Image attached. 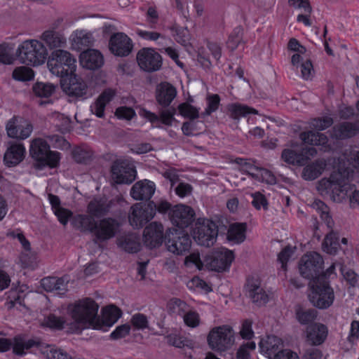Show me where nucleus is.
<instances>
[{
	"mask_svg": "<svg viewBox=\"0 0 359 359\" xmlns=\"http://www.w3.org/2000/svg\"><path fill=\"white\" fill-rule=\"evenodd\" d=\"M352 170L340 161L337 169L334 170L329 177H323L317 183L316 189L323 196L329 197L337 203H341L348 198L350 206L359 205V190L350 183Z\"/></svg>",
	"mask_w": 359,
	"mask_h": 359,
	"instance_id": "f257e3e1",
	"label": "nucleus"
},
{
	"mask_svg": "<svg viewBox=\"0 0 359 359\" xmlns=\"http://www.w3.org/2000/svg\"><path fill=\"white\" fill-rule=\"evenodd\" d=\"M98 309L99 306L94 300L85 298L69 304L67 313L76 327L100 328Z\"/></svg>",
	"mask_w": 359,
	"mask_h": 359,
	"instance_id": "f03ea898",
	"label": "nucleus"
},
{
	"mask_svg": "<svg viewBox=\"0 0 359 359\" xmlns=\"http://www.w3.org/2000/svg\"><path fill=\"white\" fill-rule=\"evenodd\" d=\"M233 259L234 255L231 250L219 248L214 250L205 257V266L209 270L222 272L229 269ZM184 264L187 266L192 264L199 270L203 269L204 266L198 252H193L187 256L185 258Z\"/></svg>",
	"mask_w": 359,
	"mask_h": 359,
	"instance_id": "7ed1b4c3",
	"label": "nucleus"
},
{
	"mask_svg": "<svg viewBox=\"0 0 359 359\" xmlns=\"http://www.w3.org/2000/svg\"><path fill=\"white\" fill-rule=\"evenodd\" d=\"M16 55L22 63L37 67L45 63L48 53L41 41L27 39L18 45Z\"/></svg>",
	"mask_w": 359,
	"mask_h": 359,
	"instance_id": "20e7f679",
	"label": "nucleus"
},
{
	"mask_svg": "<svg viewBox=\"0 0 359 359\" xmlns=\"http://www.w3.org/2000/svg\"><path fill=\"white\" fill-rule=\"evenodd\" d=\"M76 60L67 50L57 49L53 50L47 62L49 71L62 79L75 73Z\"/></svg>",
	"mask_w": 359,
	"mask_h": 359,
	"instance_id": "39448f33",
	"label": "nucleus"
},
{
	"mask_svg": "<svg viewBox=\"0 0 359 359\" xmlns=\"http://www.w3.org/2000/svg\"><path fill=\"white\" fill-rule=\"evenodd\" d=\"M235 340V332L229 325L212 327L207 337L209 347L219 353L230 350L233 346Z\"/></svg>",
	"mask_w": 359,
	"mask_h": 359,
	"instance_id": "423d86ee",
	"label": "nucleus"
},
{
	"mask_svg": "<svg viewBox=\"0 0 359 359\" xmlns=\"http://www.w3.org/2000/svg\"><path fill=\"white\" fill-rule=\"evenodd\" d=\"M31 156L37 162L39 168L48 166L55 168L59 164L60 154L50 150V145L42 138L32 140L29 148Z\"/></svg>",
	"mask_w": 359,
	"mask_h": 359,
	"instance_id": "0eeeda50",
	"label": "nucleus"
},
{
	"mask_svg": "<svg viewBox=\"0 0 359 359\" xmlns=\"http://www.w3.org/2000/svg\"><path fill=\"white\" fill-rule=\"evenodd\" d=\"M310 287L311 291L309 294V299L314 306L325 309L332 305L334 292L328 281L313 280L310 283Z\"/></svg>",
	"mask_w": 359,
	"mask_h": 359,
	"instance_id": "6e6552de",
	"label": "nucleus"
},
{
	"mask_svg": "<svg viewBox=\"0 0 359 359\" xmlns=\"http://www.w3.org/2000/svg\"><path fill=\"white\" fill-rule=\"evenodd\" d=\"M217 234L218 229L213 222L198 219L196 223L193 237L198 245L210 247L215 243Z\"/></svg>",
	"mask_w": 359,
	"mask_h": 359,
	"instance_id": "1a4fd4ad",
	"label": "nucleus"
},
{
	"mask_svg": "<svg viewBox=\"0 0 359 359\" xmlns=\"http://www.w3.org/2000/svg\"><path fill=\"white\" fill-rule=\"evenodd\" d=\"M154 202L149 201L147 204L135 203L131 206L128 219L131 226L141 228L154 218Z\"/></svg>",
	"mask_w": 359,
	"mask_h": 359,
	"instance_id": "9d476101",
	"label": "nucleus"
},
{
	"mask_svg": "<svg viewBox=\"0 0 359 359\" xmlns=\"http://www.w3.org/2000/svg\"><path fill=\"white\" fill-rule=\"evenodd\" d=\"M120 224L112 217H105L96 221L93 235L95 243L107 241L114 238L118 232Z\"/></svg>",
	"mask_w": 359,
	"mask_h": 359,
	"instance_id": "9b49d317",
	"label": "nucleus"
},
{
	"mask_svg": "<svg viewBox=\"0 0 359 359\" xmlns=\"http://www.w3.org/2000/svg\"><path fill=\"white\" fill-rule=\"evenodd\" d=\"M323 264V259L320 254L315 252L308 253L301 259L299 267L300 273L312 281L317 278Z\"/></svg>",
	"mask_w": 359,
	"mask_h": 359,
	"instance_id": "f8f14e48",
	"label": "nucleus"
},
{
	"mask_svg": "<svg viewBox=\"0 0 359 359\" xmlns=\"http://www.w3.org/2000/svg\"><path fill=\"white\" fill-rule=\"evenodd\" d=\"M6 130L8 137L22 140L31 135L33 126L27 119L21 116H13L8 121Z\"/></svg>",
	"mask_w": 359,
	"mask_h": 359,
	"instance_id": "ddd939ff",
	"label": "nucleus"
},
{
	"mask_svg": "<svg viewBox=\"0 0 359 359\" xmlns=\"http://www.w3.org/2000/svg\"><path fill=\"white\" fill-rule=\"evenodd\" d=\"M135 170L129 162L115 161L111 166V179L116 184H130L135 179Z\"/></svg>",
	"mask_w": 359,
	"mask_h": 359,
	"instance_id": "4468645a",
	"label": "nucleus"
},
{
	"mask_svg": "<svg viewBox=\"0 0 359 359\" xmlns=\"http://www.w3.org/2000/svg\"><path fill=\"white\" fill-rule=\"evenodd\" d=\"M137 61L140 67L147 72L158 71L162 65L161 55L151 48L140 49L137 54Z\"/></svg>",
	"mask_w": 359,
	"mask_h": 359,
	"instance_id": "2eb2a0df",
	"label": "nucleus"
},
{
	"mask_svg": "<svg viewBox=\"0 0 359 359\" xmlns=\"http://www.w3.org/2000/svg\"><path fill=\"white\" fill-rule=\"evenodd\" d=\"M38 345L34 339H26L22 336L15 337L13 341L6 338H0V352H6L12 347L15 354L23 355L32 347Z\"/></svg>",
	"mask_w": 359,
	"mask_h": 359,
	"instance_id": "dca6fc26",
	"label": "nucleus"
},
{
	"mask_svg": "<svg viewBox=\"0 0 359 359\" xmlns=\"http://www.w3.org/2000/svg\"><path fill=\"white\" fill-rule=\"evenodd\" d=\"M316 154L317 150L313 147L303 148L299 153L291 149H285L282 152L281 158L288 164L304 165Z\"/></svg>",
	"mask_w": 359,
	"mask_h": 359,
	"instance_id": "f3484780",
	"label": "nucleus"
},
{
	"mask_svg": "<svg viewBox=\"0 0 359 359\" xmlns=\"http://www.w3.org/2000/svg\"><path fill=\"white\" fill-rule=\"evenodd\" d=\"M133 46L132 40L123 32L114 34L109 41L110 51L120 57L128 55L132 51Z\"/></svg>",
	"mask_w": 359,
	"mask_h": 359,
	"instance_id": "a211bd4d",
	"label": "nucleus"
},
{
	"mask_svg": "<svg viewBox=\"0 0 359 359\" xmlns=\"http://www.w3.org/2000/svg\"><path fill=\"white\" fill-rule=\"evenodd\" d=\"M236 161L238 164L241 165L243 171L246 172L252 178L270 184L276 183V178L271 171L255 166L243 158H238Z\"/></svg>",
	"mask_w": 359,
	"mask_h": 359,
	"instance_id": "6ab92c4d",
	"label": "nucleus"
},
{
	"mask_svg": "<svg viewBox=\"0 0 359 359\" xmlns=\"http://www.w3.org/2000/svg\"><path fill=\"white\" fill-rule=\"evenodd\" d=\"M194 215V211L191 207L182 204L174 206L170 212L171 222L180 229H184L191 224Z\"/></svg>",
	"mask_w": 359,
	"mask_h": 359,
	"instance_id": "aec40b11",
	"label": "nucleus"
},
{
	"mask_svg": "<svg viewBox=\"0 0 359 359\" xmlns=\"http://www.w3.org/2000/svg\"><path fill=\"white\" fill-rule=\"evenodd\" d=\"M61 87L67 94L76 97H82L87 91L86 83L74 73L61 80Z\"/></svg>",
	"mask_w": 359,
	"mask_h": 359,
	"instance_id": "412c9836",
	"label": "nucleus"
},
{
	"mask_svg": "<svg viewBox=\"0 0 359 359\" xmlns=\"http://www.w3.org/2000/svg\"><path fill=\"white\" fill-rule=\"evenodd\" d=\"M163 240V227L156 222L149 224L144 230L143 241L146 246L154 248L161 245Z\"/></svg>",
	"mask_w": 359,
	"mask_h": 359,
	"instance_id": "4be33fe9",
	"label": "nucleus"
},
{
	"mask_svg": "<svg viewBox=\"0 0 359 359\" xmlns=\"http://www.w3.org/2000/svg\"><path fill=\"white\" fill-rule=\"evenodd\" d=\"M39 38L50 50L63 49L67 46V38L65 34L53 28L43 31Z\"/></svg>",
	"mask_w": 359,
	"mask_h": 359,
	"instance_id": "5701e85b",
	"label": "nucleus"
},
{
	"mask_svg": "<svg viewBox=\"0 0 359 359\" xmlns=\"http://www.w3.org/2000/svg\"><path fill=\"white\" fill-rule=\"evenodd\" d=\"M138 113L141 117L146 118L151 124L157 127H160L161 123L168 126H172L175 120V113L170 109H163L160 111L159 115H157L144 108H141Z\"/></svg>",
	"mask_w": 359,
	"mask_h": 359,
	"instance_id": "b1692460",
	"label": "nucleus"
},
{
	"mask_svg": "<svg viewBox=\"0 0 359 359\" xmlns=\"http://www.w3.org/2000/svg\"><path fill=\"white\" fill-rule=\"evenodd\" d=\"M156 190L154 182L143 180L135 182L131 187L130 194L136 201L149 200Z\"/></svg>",
	"mask_w": 359,
	"mask_h": 359,
	"instance_id": "393cba45",
	"label": "nucleus"
},
{
	"mask_svg": "<svg viewBox=\"0 0 359 359\" xmlns=\"http://www.w3.org/2000/svg\"><path fill=\"white\" fill-rule=\"evenodd\" d=\"M259 347L262 354L269 359H273L279 351L283 350V341L273 335L267 336L260 340Z\"/></svg>",
	"mask_w": 359,
	"mask_h": 359,
	"instance_id": "a878e982",
	"label": "nucleus"
},
{
	"mask_svg": "<svg viewBox=\"0 0 359 359\" xmlns=\"http://www.w3.org/2000/svg\"><path fill=\"white\" fill-rule=\"evenodd\" d=\"M25 154V148L23 144L10 142L4 154V163L8 166L16 165L23 160Z\"/></svg>",
	"mask_w": 359,
	"mask_h": 359,
	"instance_id": "bb28decb",
	"label": "nucleus"
},
{
	"mask_svg": "<svg viewBox=\"0 0 359 359\" xmlns=\"http://www.w3.org/2000/svg\"><path fill=\"white\" fill-rule=\"evenodd\" d=\"M191 245V239L187 234H182V236L170 238L166 243L168 251L177 255H182L188 252Z\"/></svg>",
	"mask_w": 359,
	"mask_h": 359,
	"instance_id": "cd10ccee",
	"label": "nucleus"
},
{
	"mask_svg": "<svg viewBox=\"0 0 359 359\" xmlns=\"http://www.w3.org/2000/svg\"><path fill=\"white\" fill-rule=\"evenodd\" d=\"M68 280L65 278L46 277L41 280V286L47 292L62 296L67 291Z\"/></svg>",
	"mask_w": 359,
	"mask_h": 359,
	"instance_id": "c85d7f7f",
	"label": "nucleus"
},
{
	"mask_svg": "<svg viewBox=\"0 0 359 359\" xmlns=\"http://www.w3.org/2000/svg\"><path fill=\"white\" fill-rule=\"evenodd\" d=\"M81 65L88 69L100 68L104 62L101 53L95 49H88L80 55Z\"/></svg>",
	"mask_w": 359,
	"mask_h": 359,
	"instance_id": "c756f323",
	"label": "nucleus"
},
{
	"mask_svg": "<svg viewBox=\"0 0 359 359\" xmlns=\"http://www.w3.org/2000/svg\"><path fill=\"white\" fill-rule=\"evenodd\" d=\"M176 95V88L169 83H161L156 88V99L163 107L169 106Z\"/></svg>",
	"mask_w": 359,
	"mask_h": 359,
	"instance_id": "7c9ffc66",
	"label": "nucleus"
},
{
	"mask_svg": "<svg viewBox=\"0 0 359 359\" xmlns=\"http://www.w3.org/2000/svg\"><path fill=\"white\" fill-rule=\"evenodd\" d=\"M115 91L112 89L104 90L90 105V111L96 116L103 118L104 116V109L114 98Z\"/></svg>",
	"mask_w": 359,
	"mask_h": 359,
	"instance_id": "2f4dec72",
	"label": "nucleus"
},
{
	"mask_svg": "<svg viewBox=\"0 0 359 359\" xmlns=\"http://www.w3.org/2000/svg\"><path fill=\"white\" fill-rule=\"evenodd\" d=\"M69 40L74 49L81 50L92 46L94 37L90 32L86 29H77L72 33Z\"/></svg>",
	"mask_w": 359,
	"mask_h": 359,
	"instance_id": "473e14b6",
	"label": "nucleus"
},
{
	"mask_svg": "<svg viewBox=\"0 0 359 359\" xmlns=\"http://www.w3.org/2000/svg\"><path fill=\"white\" fill-rule=\"evenodd\" d=\"M328 334L327 326L321 323H314L306 330L307 341L313 346L322 344L326 339Z\"/></svg>",
	"mask_w": 359,
	"mask_h": 359,
	"instance_id": "72a5a7b5",
	"label": "nucleus"
},
{
	"mask_svg": "<svg viewBox=\"0 0 359 359\" xmlns=\"http://www.w3.org/2000/svg\"><path fill=\"white\" fill-rule=\"evenodd\" d=\"M121 316V311L118 307L114 305L106 306L102 309V319L99 318V323L101 327L95 329L106 330L107 327L112 326L118 320Z\"/></svg>",
	"mask_w": 359,
	"mask_h": 359,
	"instance_id": "f704fd0d",
	"label": "nucleus"
},
{
	"mask_svg": "<svg viewBox=\"0 0 359 359\" xmlns=\"http://www.w3.org/2000/svg\"><path fill=\"white\" fill-rule=\"evenodd\" d=\"M110 209V202L104 196L96 197L90 201L87 207L88 214L95 217L106 215Z\"/></svg>",
	"mask_w": 359,
	"mask_h": 359,
	"instance_id": "c9c22d12",
	"label": "nucleus"
},
{
	"mask_svg": "<svg viewBox=\"0 0 359 359\" xmlns=\"http://www.w3.org/2000/svg\"><path fill=\"white\" fill-rule=\"evenodd\" d=\"M55 88L56 86L52 83L36 82L32 86V92L36 97L46 99L39 102V105H44L51 102L49 97L55 93Z\"/></svg>",
	"mask_w": 359,
	"mask_h": 359,
	"instance_id": "e433bc0d",
	"label": "nucleus"
},
{
	"mask_svg": "<svg viewBox=\"0 0 359 359\" xmlns=\"http://www.w3.org/2000/svg\"><path fill=\"white\" fill-rule=\"evenodd\" d=\"M119 248L130 253H135L140 250V238L136 233L121 236L117 241Z\"/></svg>",
	"mask_w": 359,
	"mask_h": 359,
	"instance_id": "4c0bfd02",
	"label": "nucleus"
},
{
	"mask_svg": "<svg viewBox=\"0 0 359 359\" xmlns=\"http://www.w3.org/2000/svg\"><path fill=\"white\" fill-rule=\"evenodd\" d=\"M358 131L359 127L356 124L344 122L334 126L332 136L337 139H346L354 136Z\"/></svg>",
	"mask_w": 359,
	"mask_h": 359,
	"instance_id": "58836bf2",
	"label": "nucleus"
},
{
	"mask_svg": "<svg viewBox=\"0 0 359 359\" xmlns=\"http://www.w3.org/2000/svg\"><path fill=\"white\" fill-rule=\"evenodd\" d=\"M227 111L230 118L236 121H239L241 117H247L249 114H258L257 109L239 103L229 104Z\"/></svg>",
	"mask_w": 359,
	"mask_h": 359,
	"instance_id": "ea45409f",
	"label": "nucleus"
},
{
	"mask_svg": "<svg viewBox=\"0 0 359 359\" xmlns=\"http://www.w3.org/2000/svg\"><path fill=\"white\" fill-rule=\"evenodd\" d=\"M248 294L252 301L258 306L265 304L269 299L266 292L259 285L257 281L248 282Z\"/></svg>",
	"mask_w": 359,
	"mask_h": 359,
	"instance_id": "a19ab883",
	"label": "nucleus"
},
{
	"mask_svg": "<svg viewBox=\"0 0 359 359\" xmlns=\"http://www.w3.org/2000/svg\"><path fill=\"white\" fill-rule=\"evenodd\" d=\"M41 353L46 359H72L71 356L63 349L54 345L41 344L38 341Z\"/></svg>",
	"mask_w": 359,
	"mask_h": 359,
	"instance_id": "79ce46f5",
	"label": "nucleus"
},
{
	"mask_svg": "<svg viewBox=\"0 0 359 359\" xmlns=\"http://www.w3.org/2000/svg\"><path fill=\"white\" fill-rule=\"evenodd\" d=\"M299 137L304 143L311 145L323 146L325 150L328 147L327 146L328 142L327 137L323 133L309 130L301 133Z\"/></svg>",
	"mask_w": 359,
	"mask_h": 359,
	"instance_id": "37998d69",
	"label": "nucleus"
},
{
	"mask_svg": "<svg viewBox=\"0 0 359 359\" xmlns=\"http://www.w3.org/2000/svg\"><path fill=\"white\" fill-rule=\"evenodd\" d=\"M326 167V162L323 159L316 160L307 165L303 170L302 177L306 180H313L320 176Z\"/></svg>",
	"mask_w": 359,
	"mask_h": 359,
	"instance_id": "c03bdc74",
	"label": "nucleus"
},
{
	"mask_svg": "<svg viewBox=\"0 0 359 359\" xmlns=\"http://www.w3.org/2000/svg\"><path fill=\"white\" fill-rule=\"evenodd\" d=\"M246 225L244 223H234L229 226L227 238L234 243H241L245 239Z\"/></svg>",
	"mask_w": 359,
	"mask_h": 359,
	"instance_id": "a18cd8bd",
	"label": "nucleus"
},
{
	"mask_svg": "<svg viewBox=\"0 0 359 359\" xmlns=\"http://www.w3.org/2000/svg\"><path fill=\"white\" fill-rule=\"evenodd\" d=\"M322 247L324 252L330 255H335L340 247L337 233L332 231L327 234L322 243Z\"/></svg>",
	"mask_w": 359,
	"mask_h": 359,
	"instance_id": "49530a36",
	"label": "nucleus"
},
{
	"mask_svg": "<svg viewBox=\"0 0 359 359\" xmlns=\"http://www.w3.org/2000/svg\"><path fill=\"white\" fill-rule=\"evenodd\" d=\"M312 208L320 213L321 219L324 221L327 227L332 229L334 222L329 215V208L326 204L322 201L316 199L313 202Z\"/></svg>",
	"mask_w": 359,
	"mask_h": 359,
	"instance_id": "de8ad7c7",
	"label": "nucleus"
},
{
	"mask_svg": "<svg viewBox=\"0 0 359 359\" xmlns=\"http://www.w3.org/2000/svg\"><path fill=\"white\" fill-rule=\"evenodd\" d=\"M93 217H95L90 214L79 215L75 217L74 222L78 227L83 230H88L93 233L96 222Z\"/></svg>",
	"mask_w": 359,
	"mask_h": 359,
	"instance_id": "09e8293b",
	"label": "nucleus"
},
{
	"mask_svg": "<svg viewBox=\"0 0 359 359\" xmlns=\"http://www.w3.org/2000/svg\"><path fill=\"white\" fill-rule=\"evenodd\" d=\"M67 322L63 317L57 316L55 314H49L45 317L41 323V326L47 327L52 330H62Z\"/></svg>",
	"mask_w": 359,
	"mask_h": 359,
	"instance_id": "8fccbe9b",
	"label": "nucleus"
},
{
	"mask_svg": "<svg viewBox=\"0 0 359 359\" xmlns=\"http://www.w3.org/2000/svg\"><path fill=\"white\" fill-rule=\"evenodd\" d=\"M13 78L20 81H29L34 78V72L32 69L25 66L16 67L13 72Z\"/></svg>",
	"mask_w": 359,
	"mask_h": 359,
	"instance_id": "3c124183",
	"label": "nucleus"
},
{
	"mask_svg": "<svg viewBox=\"0 0 359 359\" xmlns=\"http://www.w3.org/2000/svg\"><path fill=\"white\" fill-rule=\"evenodd\" d=\"M297 319L302 325H307L314 321L317 317V311L315 309H298L296 311Z\"/></svg>",
	"mask_w": 359,
	"mask_h": 359,
	"instance_id": "603ef678",
	"label": "nucleus"
},
{
	"mask_svg": "<svg viewBox=\"0 0 359 359\" xmlns=\"http://www.w3.org/2000/svg\"><path fill=\"white\" fill-rule=\"evenodd\" d=\"M181 317L183 318L184 324L191 328L199 326L201 323L199 314L196 311L190 310L189 308Z\"/></svg>",
	"mask_w": 359,
	"mask_h": 359,
	"instance_id": "864d4df0",
	"label": "nucleus"
},
{
	"mask_svg": "<svg viewBox=\"0 0 359 359\" xmlns=\"http://www.w3.org/2000/svg\"><path fill=\"white\" fill-rule=\"evenodd\" d=\"M178 109L180 114L185 118L194 120L199 116V109L187 102L180 104L178 107Z\"/></svg>",
	"mask_w": 359,
	"mask_h": 359,
	"instance_id": "5fc2aeb1",
	"label": "nucleus"
},
{
	"mask_svg": "<svg viewBox=\"0 0 359 359\" xmlns=\"http://www.w3.org/2000/svg\"><path fill=\"white\" fill-rule=\"evenodd\" d=\"M333 120L331 117L325 116L311 120L309 126L311 128L316 130H324L331 126Z\"/></svg>",
	"mask_w": 359,
	"mask_h": 359,
	"instance_id": "6e6d98bb",
	"label": "nucleus"
},
{
	"mask_svg": "<svg viewBox=\"0 0 359 359\" xmlns=\"http://www.w3.org/2000/svg\"><path fill=\"white\" fill-rule=\"evenodd\" d=\"M168 306L170 312L180 316H182L189 308L188 305L184 302L178 299L170 300Z\"/></svg>",
	"mask_w": 359,
	"mask_h": 359,
	"instance_id": "4d7b16f0",
	"label": "nucleus"
},
{
	"mask_svg": "<svg viewBox=\"0 0 359 359\" xmlns=\"http://www.w3.org/2000/svg\"><path fill=\"white\" fill-rule=\"evenodd\" d=\"M74 159L78 163H86L90 159L93 155L91 150L84 147H76L72 152Z\"/></svg>",
	"mask_w": 359,
	"mask_h": 359,
	"instance_id": "13d9d810",
	"label": "nucleus"
},
{
	"mask_svg": "<svg viewBox=\"0 0 359 359\" xmlns=\"http://www.w3.org/2000/svg\"><path fill=\"white\" fill-rule=\"evenodd\" d=\"M220 102L219 96L217 94L209 95L207 97V107L202 113V116H209L217 110Z\"/></svg>",
	"mask_w": 359,
	"mask_h": 359,
	"instance_id": "bf43d9fd",
	"label": "nucleus"
},
{
	"mask_svg": "<svg viewBox=\"0 0 359 359\" xmlns=\"http://www.w3.org/2000/svg\"><path fill=\"white\" fill-rule=\"evenodd\" d=\"M256 348V344L254 341L247 342L242 344L236 353L237 359H249L250 351Z\"/></svg>",
	"mask_w": 359,
	"mask_h": 359,
	"instance_id": "052dcab7",
	"label": "nucleus"
},
{
	"mask_svg": "<svg viewBox=\"0 0 359 359\" xmlns=\"http://www.w3.org/2000/svg\"><path fill=\"white\" fill-rule=\"evenodd\" d=\"M242 33L243 29L241 27H236L233 29L227 41L229 48L233 50L237 48L241 41Z\"/></svg>",
	"mask_w": 359,
	"mask_h": 359,
	"instance_id": "680f3d73",
	"label": "nucleus"
},
{
	"mask_svg": "<svg viewBox=\"0 0 359 359\" xmlns=\"http://www.w3.org/2000/svg\"><path fill=\"white\" fill-rule=\"evenodd\" d=\"M48 139L51 145L60 149H68L70 147L69 143L62 136L54 135L48 136Z\"/></svg>",
	"mask_w": 359,
	"mask_h": 359,
	"instance_id": "e2e57ef3",
	"label": "nucleus"
},
{
	"mask_svg": "<svg viewBox=\"0 0 359 359\" xmlns=\"http://www.w3.org/2000/svg\"><path fill=\"white\" fill-rule=\"evenodd\" d=\"M288 4L296 9L302 10L305 13L311 14L312 13L309 0H288Z\"/></svg>",
	"mask_w": 359,
	"mask_h": 359,
	"instance_id": "0e129e2a",
	"label": "nucleus"
},
{
	"mask_svg": "<svg viewBox=\"0 0 359 359\" xmlns=\"http://www.w3.org/2000/svg\"><path fill=\"white\" fill-rule=\"evenodd\" d=\"M251 196L252 198V204L257 210H260L262 208L267 209L268 202L262 194L257 191L252 194Z\"/></svg>",
	"mask_w": 359,
	"mask_h": 359,
	"instance_id": "69168bd1",
	"label": "nucleus"
},
{
	"mask_svg": "<svg viewBox=\"0 0 359 359\" xmlns=\"http://www.w3.org/2000/svg\"><path fill=\"white\" fill-rule=\"evenodd\" d=\"M300 68L301 76L304 79L308 80L312 78L314 72L313 65L309 59L305 58V61L302 62Z\"/></svg>",
	"mask_w": 359,
	"mask_h": 359,
	"instance_id": "338daca9",
	"label": "nucleus"
},
{
	"mask_svg": "<svg viewBox=\"0 0 359 359\" xmlns=\"http://www.w3.org/2000/svg\"><path fill=\"white\" fill-rule=\"evenodd\" d=\"M359 339V321L353 320L351 323L350 330L347 340L351 344H355Z\"/></svg>",
	"mask_w": 359,
	"mask_h": 359,
	"instance_id": "774afa93",
	"label": "nucleus"
}]
</instances>
